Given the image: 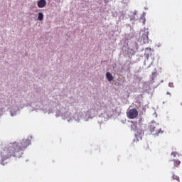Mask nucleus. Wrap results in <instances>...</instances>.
Listing matches in <instances>:
<instances>
[{
    "mask_svg": "<svg viewBox=\"0 0 182 182\" xmlns=\"http://www.w3.org/2000/svg\"><path fill=\"white\" fill-rule=\"evenodd\" d=\"M167 95H170V93L168 92H167Z\"/></svg>",
    "mask_w": 182,
    "mask_h": 182,
    "instance_id": "12",
    "label": "nucleus"
},
{
    "mask_svg": "<svg viewBox=\"0 0 182 182\" xmlns=\"http://www.w3.org/2000/svg\"><path fill=\"white\" fill-rule=\"evenodd\" d=\"M155 75H156V73H152V76H154Z\"/></svg>",
    "mask_w": 182,
    "mask_h": 182,
    "instance_id": "11",
    "label": "nucleus"
},
{
    "mask_svg": "<svg viewBox=\"0 0 182 182\" xmlns=\"http://www.w3.org/2000/svg\"><path fill=\"white\" fill-rule=\"evenodd\" d=\"M37 5L38 8H45L46 6V0H39Z\"/></svg>",
    "mask_w": 182,
    "mask_h": 182,
    "instance_id": "4",
    "label": "nucleus"
},
{
    "mask_svg": "<svg viewBox=\"0 0 182 182\" xmlns=\"http://www.w3.org/2000/svg\"><path fill=\"white\" fill-rule=\"evenodd\" d=\"M176 154H177V152H172L171 154V156H173V157H176Z\"/></svg>",
    "mask_w": 182,
    "mask_h": 182,
    "instance_id": "9",
    "label": "nucleus"
},
{
    "mask_svg": "<svg viewBox=\"0 0 182 182\" xmlns=\"http://www.w3.org/2000/svg\"><path fill=\"white\" fill-rule=\"evenodd\" d=\"M173 161L174 167H178V166H180V164H181V162L179 160H173Z\"/></svg>",
    "mask_w": 182,
    "mask_h": 182,
    "instance_id": "6",
    "label": "nucleus"
},
{
    "mask_svg": "<svg viewBox=\"0 0 182 182\" xmlns=\"http://www.w3.org/2000/svg\"><path fill=\"white\" fill-rule=\"evenodd\" d=\"M172 178H173V180H176L177 181H180V177H178L174 174L173 175Z\"/></svg>",
    "mask_w": 182,
    "mask_h": 182,
    "instance_id": "8",
    "label": "nucleus"
},
{
    "mask_svg": "<svg viewBox=\"0 0 182 182\" xmlns=\"http://www.w3.org/2000/svg\"><path fill=\"white\" fill-rule=\"evenodd\" d=\"M127 116L128 119H136L139 116V111L135 108L131 109L128 112H127Z\"/></svg>",
    "mask_w": 182,
    "mask_h": 182,
    "instance_id": "2",
    "label": "nucleus"
},
{
    "mask_svg": "<svg viewBox=\"0 0 182 182\" xmlns=\"http://www.w3.org/2000/svg\"><path fill=\"white\" fill-rule=\"evenodd\" d=\"M149 129L151 133H154V132H155L156 136H159V134H163V131L161 130V128H159V125L157 124H156V126L151 125Z\"/></svg>",
    "mask_w": 182,
    "mask_h": 182,
    "instance_id": "3",
    "label": "nucleus"
},
{
    "mask_svg": "<svg viewBox=\"0 0 182 182\" xmlns=\"http://www.w3.org/2000/svg\"><path fill=\"white\" fill-rule=\"evenodd\" d=\"M106 77L109 82H112L113 80V75L109 72L106 73Z\"/></svg>",
    "mask_w": 182,
    "mask_h": 182,
    "instance_id": "5",
    "label": "nucleus"
},
{
    "mask_svg": "<svg viewBox=\"0 0 182 182\" xmlns=\"http://www.w3.org/2000/svg\"><path fill=\"white\" fill-rule=\"evenodd\" d=\"M31 144L29 139H23L21 142H14L4 147L1 152L3 160H8L11 157H21L23 154V150Z\"/></svg>",
    "mask_w": 182,
    "mask_h": 182,
    "instance_id": "1",
    "label": "nucleus"
},
{
    "mask_svg": "<svg viewBox=\"0 0 182 182\" xmlns=\"http://www.w3.org/2000/svg\"><path fill=\"white\" fill-rule=\"evenodd\" d=\"M38 20L43 21V13H42V12L38 13Z\"/></svg>",
    "mask_w": 182,
    "mask_h": 182,
    "instance_id": "7",
    "label": "nucleus"
},
{
    "mask_svg": "<svg viewBox=\"0 0 182 182\" xmlns=\"http://www.w3.org/2000/svg\"><path fill=\"white\" fill-rule=\"evenodd\" d=\"M170 87H173V83H169Z\"/></svg>",
    "mask_w": 182,
    "mask_h": 182,
    "instance_id": "10",
    "label": "nucleus"
}]
</instances>
